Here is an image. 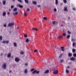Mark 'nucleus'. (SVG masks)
Instances as JSON below:
<instances>
[{
	"label": "nucleus",
	"instance_id": "obj_7",
	"mask_svg": "<svg viewBox=\"0 0 76 76\" xmlns=\"http://www.w3.org/2000/svg\"><path fill=\"white\" fill-rule=\"evenodd\" d=\"M49 72H50V71H49V70L47 69L44 72V74H47V73H48Z\"/></svg>",
	"mask_w": 76,
	"mask_h": 76
},
{
	"label": "nucleus",
	"instance_id": "obj_47",
	"mask_svg": "<svg viewBox=\"0 0 76 76\" xmlns=\"http://www.w3.org/2000/svg\"><path fill=\"white\" fill-rule=\"evenodd\" d=\"M18 1H19V2H20V3H22V2L21 0H18Z\"/></svg>",
	"mask_w": 76,
	"mask_h": 76
},
{
	"label": "nucleus",
	"instance_id": "obj_9",
	"mask_svg": "<svg viewBox=\"0 0 76 76\" xmlns=\"http://www.w3.org/2000/svg\"><path fill=\"white\" fill-rule=\"evenodd\" d=\"M70 60L72 61H74L75 60V58L74 57H72L70 58Z\"/></svg>",
	"mask_w": 76,
	"mask_h": 76
},
{
	"label": "nucleus",
	"instance_id": "obj_36",
	"mask_svg": "<svg viewBox=\"0 0 76 76\" xmlns=\"http://www.w3.org/2000/svg\"><path fill=\"white\" fill-rule=\"evenodd\" d=\"M2 39H3V37H2V36H0V40L1 41V40H2Z\"/></svg>",
	"mask_w": 76,
	"mask_h": 76
},
{
	"label": "nucleus",
	"instance_id": "obj_49",
	"mask_svg": "<svg viewBox=\"0 0 76 76\" xmlns=\"http://www.w3.org/2000/svg\"><path fill=\"white\" fill-rule=\"evenodd\" d=\"M37 7L39 8V7H41V6H40V5H37Z\"/></svg>",
	"mask_w": 76,
	"mask_h": 76
},
{
	"label": "nucleus",
	"instance_id": "obj_43",
	"mask_svg": "<svg viewBox=\"0 0 76 76\" xmlns=\"http://www.w3.org/2000/svg\"><path fill=\"white\" fill-rule=\"evenodd\" d=\"M34 53H35L36 52H38V50H35L34 51Z\"/></svg>",
	"mask_w": 76,
	"mask_h": 76
},
{
	"label": "nucleus",
	"instance_id": "obj_46",
	"mask_svg": "<svg viewBox=\"0 0 76 76\" xmlns=\"http://www.w3.org/2000/svg\"><path fill=\"white\" fill-rule=\"evenodd\" d=\"M11 9H13V8L14 7V6L13 5H12L11 6Z\"/></svg>",
	"mask_w": 76,
	"mask_h": 76
},
{
	"label": "nucleus",
	"instance_id": "obj_22",
	"mask_svg": "<svg viewBox=\"0 0 76 76\" xmlns=\"http://www.w3.org/2000/svg\"><path fill=\"white\" fill-rule=\"evenodd\" d=\"M18 6H19V7H20V8H23V6L22 5H18Z\"/></svg>",
	"mask_w": 76,
	"mask_h": 76
},
{
	"label": "nucleus",
	"instance_id": "obj_24",
	"mask_svg": "<svg viewBox=\"0 0 76 76\" xmlns=\"http://www.w3.org/2000/svg\"><path fill=\"white\" fill-rule=\"evenodd\" d=\"M76 41V39H71V41L72 42H75Z\"/></svg>",
	"mask_w": 76,
	"mask_h": 76
},
{
	"label": "nucleus",
	"instance_id": "obj_53",
	"mask_svg": "<svg viewBox=\"0 0 76 76\" xmlns=\"http://www.w3.org/2000/svg\"><path fill=\"white\" fill-rule=\"evenodd\" d=\"M8 15H9L10 14V12H7Z\"/></svg>",
	"mask_w": 76,
	"mask_h": 76
},
{
	"label": "nucleus",
	"instance_id": "obj_45",
	"mask_svg": "<svg viewBox=\"0 0 76 76\" xmlns=\"http://www.w3.org/2000/svg\"><path fill=\"white\" fill-rule=\"evenodd\" d=\"M54 12H57V9H54Z\"/></svg>",
	"mask_w": 76,
	"mask_h": 76
},
{
	"label": "nucleus",
	"instance_id": "obj_4",
	"mask_svg": "<svg viewBox=\"0 0 76 76\" xmlns=\"http://www.w3.org/2000/svg\"><path fill=\"white\" fill-rule=\"evenodd\" d=\"M58 73V70H56L53 72V74L55 75H57Z\"/></svg>",
	"mask_w": 76,
	"mask_h": 76
},
{
	"label": "nucleus",
	"instance_id": "obj_14",
	"mask_svg": "<svg viewBox=\"0 0 76 76\" xmlns=\"http://www.w3.org/2000/svg\"><path fill=\"white\" fill-rule=\"evenodd\" d=\"M6 0H4L3 1V4H4V5H5L6 4Z\"/></svg>",
	"mask_w": 76,
	"mask_h": 76
},
{
	"label": "nucleus",
	"instance_id": "obj_59",
	"mask_svg": "<svg viewBox=\"0 0 76 76\" xmlns=\"http://www.w3.org/2000/svg\"><path fill=\"white\" fill-rule=\"evenodd\" d=\"M56 24H58V22H56Z\"/></svg>",
	"mask_w": 76,
	"mask_h": 76
},
{
	"label": "nucleus",
	"instance_id": "obj_20",
	"mask_svg": "<svg viewBox=\"0 0 76 76\" xmlns=\"http://www.w3.org/2000/svg\"><path fill=\"white\" fill-rule=\"evenodd\" d=\"M64 61V59H61L60 61V63H63Z\"/></svg>",
	"mask_w": 76,
	"mask_h": 76
},
{
	"label": "nucleus",
	"instance_id": "obj_29",
	"mask_svg": "<svg viewBox=\"0 0 76 76\" xmlns=\"http://www.w3.org/2000/svg\"><path fill=\"white\" fill-rule=\"evenodd\" d=\"M24 0L25 3H29V1H28V0Z\"/></svg>",
	"mask_w": 76,
	"mask_h": 76
},
{
	"label": "nucleus",
	"instance_id": "obj_61",
	"mask_svg": "<svg viewBox=\"0 0 76 76\" xmlns=\"http://www.w3.org/2000/svg\"><path fill=\"white\" fill-rule=\"evenodd\" d=\"M9 11H11V9H10L9 10Z\"/></svg>",
	"mask_w": 76,
	"mask_h": 76
},
{
	"label": "nucleus",
	"instance_id": "obj_18",
	"mask_svg": "<svg viewBox=\"0 0 76 76\" xmlns=\"http://www.w3.org/2000/svg\"><path fill=\"white\" fill-rule=\"evenodd\" d=\"M66 73H69V70L67 69H66Z\"/></svg>",
	"mask_w": 76,
	"mask_h": 76
},
{
	"label": "nucleus",
	"instance_id": "obj_34",
	"mask_svg": "<svg viewBox=\"0 0 76 76\" xmlns=\"http://www.w3.org/2000/svg\"><path fill=\"white\" fill-rule=\"evenodd\" d=\"M13 11H14V12H15V11H17V8H14L13 10Z\"/></svg>",
	"mask_w": 76,
	"mask_h": 76
},
{
	"label": "nucleus",
	"instance_id": "obj_11",
	"mask_svg": "<svg viewBox=\"0 0 76 76\" xmlns=\"http://www.w3.org/2000/svg\"><path fill=\"white\" fill-rule=\"evenodd\" d=\"M7 57L9 58V57H11V53H9L7 56Z\"/></svg>",
	"mask_w": 76,
	"mask_h": 76
},
{
	"label": "nucleus",
	"instance_id": "obj_3",
	"mask_svg": "<svg viewBox=\"0 0 76 76\" xmlns=\"http://www.w3.org/2000/svg\"><path fill=\"white\" fill-rule=\"evenodd\" d=\"M2 67L4 69H6V63H4L2 65Z\"/></svg>",
	"mask_w": 76,
	"mask_h": 76
},
{
	"label": "nucleus",
	"instance_id": "obj_33",
	"mask_svg": "<svg viewBox=\"0 0 76 76\" xmlns=\"http://www.w3.org/2000/svg\"><path fill=\"white\" fill-rule=\"evenodd\" d=\"M70 35H69L67 36V38L68 39H69V38H70Z\"/></svg>",
	"mask_w": 76,
	"mask_h": 76
},
{
	"label": "nucleus",
	"instance_id": "obj_27",
	"mask_svg": "<svg viewBox=\"0 0 76 76\" xmlns=\"http://www.w3.org/2000/svg\"><path fill=\"white\" fill-rule=\"evenodd\" d=\"M72 52L73 53H75V52H76V49H73Z\"/></svg>",
	"mask_w": 76,
	"mask_h": 76
},
{
	"label": "nucleus",
	"instance_id": "obj_2",
	"mask_svg": "<svg viewBox=\"0 0 76 76\" xmlns=\"http://www.w3.org/2000/svg\"><path fill=\"white\" fill-rule=\"evenodd\" d=\"M14 25V22H11L10 23L8 24V26L9 27H10L11 26H13Z\"/></svg>",
	"mask_w": 76,
	"mask_h": 76
},
{
	"label": "nucleus",
	"instance_id": "obj_28",
	"mask_svg": "<svg viewBox=\"0 0 76 76\" xmlns=\"http://www.w3.org/2000/svg\"><path fill=\"white\" fill-rule=\"evenodd\" d=\"M52 23L53 25H55L56 23V22L55 21H53Z\"/></svg>",
	"mask_w": 76,
	"mask_h": 76
},
{
	"label": "nucleus",
	"instance_id": "obj_35",
	"mask_svg": "<svg viewBox=\"0 0 76 76\" xmlns=\"http://www.w3.org/2000/svg\"><path fill=\"white\" fill-rule=\"evenodd\" d=\"M75 45H76V43L75 42H73L72 44L73 47H74Z\"/></svg>",
	"mask_w": 76,
	"mask_h": 76
},
{
	"label": "nucleus",
	"instance_id": "obj_56",
	"mask_svg": "<svg viewBox=\"0 0 76 76\" xmlns=\"http://www.w3.org/2000/svg\"><path fill=\"white\" fill-rule=\"evenodd\" d=\"M1 56H3V53H2L1 54Z\"/></svg>",
	"mask_w": 76,
	"mask_h": 76
},
{
	"label": "nucleus",
	"instance_id": "obj_38",
	"mask_svg": "<svg viewBox=\"0 0 76 76\" xmlns=\"http://www.w3.org/2000/svg\"><path fill=\"white\" fill-rule=\"evenodd\" d=\"M20 54H22V55H23L24 54V53H23V52H20Z\"/></svg>",
	"mask_w": 76,
	"mask_h": 76
},
{
	"label": "nucleus",
	"instance_id": "obj_31",
	"mask_svg": "<svg viewBox=\"0 0 76 76\" xmlns=\"http://www.w3.org/2000/svg\"><path fill=\"white\" fill-rule=\"evenodd\" d=\"M63 0V1H64V3H67V0Z\"/></svg>",
	"mask_w": 76,
	"mask_h": 76
},
{
	"label": "nucleus",
	"instance_id": "obj_19",
	"mask_svg": "<svg viewBox=\"0 0 76 76\" xmlns=\"http://www.w3.org/2000/svg\"><path fill=\"white\" fill-rule=\"evenodd\" d=\"M32 30H35V31H37L38 29H37V28H32Z\"/></svg>",
	"mask_w": 76,
	"mask_h": 76
},
{
	"label": "nucleus",
	"instance_id": "obj_48",
	"mask_svg": "<svg viewBox=\"0 0 76 76\" xmlns=\"http://www.w3.org/2000/svg\"><path fill=\"white\" fill-rule=\"evenodd\" d=\"M4 27H7V26H6V24H4Z\"/></svg>",
	"mask_w": 76,
	"mask_h": 76
},
{
	"label": "nucleus",
	"instance_id": "obj_50",
	"mask_svg": "<svg viewBox=\"0 0 76 76\" xmlns=\"http://www.w3.org/2000/svg\"><path fill=\"white\" fill-rule=\"evenodd\" d=\"M25 66H28V63H26L25 64Z\"/></svg>",
	"mask_w": 76,
	"mask_h": 76
},
{
	"label": "nucleus",
	"instance_id": "obj_54",
	"mask_svg": "<svg viewBox=\"0 0 76 76\" xmlns=\"http://www.w3.org/2000/svg\"><path fill=\"white\" fill-rule=\"evenodd\" d=\"M9 73H11L12 72V71L10 70L9 71Z\"/></svg>",
	"mask_w": 76,
	"mask_h": 76
},
{
	"label": "nucleus",
	"instance_id": "obj_12",
	"mask_svg": "<svg viewBox=\"0 0 76 76\" xmlns=\"http://www.w3.org/2000/svg\"><path fill=\"white\" fill-rule=\"evenodd\" d=\"M62 37H63V36H59L58 37V39H61L62 38Z\"/></svg>",
	"mask_w": 76,
	"mask_h": 76
},
{
	"label": "nucleus",
	"instance_id": "obj_30",
	"mask_svg": "<svg viewBox=\"0 0 76 76\" xmlns=\"http://www.w3.org/2000/svg\"><path fill=\"white\" fill-rule=\"evenodd\" d=\"M67 7H65L64 8V11H67Z\"/></svg>",
	"mask_w": 76,
	"mask_h": 76
},
{
	"label": "nucleus",
	"instance_id": "obj_60",
	"mask_svg": "<svg viewBox=\"0 0 76 76\" xmlns=\"http://www.w3.org/2000/svg\"><path fill=\"white\" fill-rule=\"evenodd\" d=\"M67 69H69V66H67Z\"/></svg>",
	"mask_w": 76,
	"mask_h": 76
},
{
	"label": "nucleus",
	"instance_id": "obj_17",
	"mask_svg": "<svg viewBox=\"0 0 76 76\" xmlns=\"http://www.w3.org/2000/svg\"><path fill=\"white\" fill-rule=\"evenodd\" d=\"M61 50L63 51H64V49H64V47H61Z\"/></svg>",
	"mask_w": 76,
	"mask_h": 76
},
{
	"label": "nucleus",
	"instance_id": "obj_44",
	"mask_svg": "<svg viewBox=\"0 0 76 76\" xmlns=\"http://www.w3.org/2000/svg\"><path fill=\"white\" fill-rule=\"evenodd\" d=\"M68 33L69 34H71V32H70L69 31H68Z\"/></svg>",
	"mask_w": 76,
	"mask_h": 76
},
{
	"label": "nucleus",
	"instance_id": "obj_55",
	"mask_svg": "<svg viewBox=\"0 0 76 76\" xmlns=\"http://www.w3.org/2000/svg\"><path fill=\"white\" fill-rule=\"evenodd\" d=\"M63 23H64V24H65V22H64V21H63Z\"/></svg>",
	"mask_w": 76,
	"mask_h": 76
},
{
	"label": "nucleus",
	"instance_id": "obj_25",
	"mask_svg": "<svg viewBox=\"0 0 76 76\" xmlns=\"http://www.w3.org/2000/svg\"><path fill=\"white\" fill-rule=\"evenodd\" d=\"M24 36L25 38H27L28 37V35L26 34H24Z\"/></svg>",
	"mask_w": 76,
	"mask_h": 76
},
{
	"label": "nucleus",
	"instance_id": "obj_15",
	"mask_svg": "<svg viewBox=\"0 0 76 76\" xmlns=\"http://www.w3.org/2000/svg\"><path fill=\"white\" fill-rule=\"evenodd\" d=\"M26 42H27V43H28V42H29V39H28V38H27L26 39Z\"/></svg>",
	"mask_w": 76,
	"mask_h": 76
},
{
	"label": "nucleus",
	"instance_id": "obj_32",
	"mask_svg": "<svg viewBox=\"0 0 76 76\" xmlns=\"http://www.w3.org/2000/svg\"><path fill=\"white\" fill-rule=\"evenodd\" d=\"M33 4H34L35 5H36L37 4V2L34 1H33Z\"/></svg>",
	"mask_w": 76,
	"mask_h": 76
},
{
	"label": "nucleus",
	"instance_id": "obj_16",
	"mask_svg": "<svg viewBox=\"0 0 76 76\" xmlns=\"http://www.w3.org/2000/svg\"><path fill=\"white\" fill-rule=\"evenodd\" d=\"M68 56L69 57H72V53H69Z\"/></svg>",
	"mask_w": 76,
	"mask_h": 76
},
{
	"label": "nucleus",
	"instance_id": "obj_37",
	"mask_svg": "<svg viewBox=\"0 0 76 76\" xmlns=\"http://www.w3.org/2000/svg\"><path fill=\"white\" fill-rule=\"evenodd\" d=\"M66 33H63L62 34V36H66Z\"/></svg>",
	"mask_w": 76,
	"mask_h": 76
},
{
	"label": "nucleus",
	"instance_id": "obj_52",
	"mask_svg": "<svg viewBox=\"0 0 76 76\" xmlns=\"http://www.w3.org/2000/svg\"><path fill=\"white\" fill-rule=\"evenodd\" d=\"M73 10H76V8H74L73 9Z\"/></svg>",
	"mask_w": 76,
	"mask_h": 76
},
{
	"label": "nucleus",
	"instance_id": "obj_10",
	"mask_svg": "<svg viewBox=\"0 0 76 76\" xmlns=\"http://www.w3.org/2000/svg\"><path fill=\"white\" fill-rule=\"evenodd\" d=\"M6 15V12H3V16H5Z\"/></svg>",
	"mask_w": 76,
	"mask_h": 76
},
{
	"label": "nucleus",
	"instance_id": "obj_63",
	"mask_svg": "<svg viewBox=\"0 0 76 76\" xmlns=\"http://www.w3.org/2000/svg\"><path fill=\"white\" fill-rule=\"evenodd\" d=\"M61 26H63V24L61 25Z\"/></svg>",
	"mask_w": 76,
	"mask_h": 76
},
{
	"label": "nucleus",
	"instance_id": "obj_62",
	"mask_svg": "<svg viewBox=\"0 0 76 76\" xmlns=\"http://www.w3.org/2000/svg\"><path fill=\"white\" fill-rule=\"evenodd\" d=\"M34 20L35 21L37 20L35 19V20Z\"/></svg>",
	"mask_w": 76,
	"mask_h": 76
},
{
	"label": "nucleus",
	"instance_id": "obj_64",
	"mask_svg": "<svg viewBox=\"0 0 76 76\" xmlns=\"http://www.w3.org/2000/svg\"><path fill=\"white\" fill-rule=\"evenodd\" d=\"M75 70L76 71V69H75Z\"/></svg>",
	"mask_w": 76,
	"mask_h": 76
},
{
	"label": "nucleus",
	"instance_id": "obj_8",
	"mask_svg": "<svg viewBox=\"0 0 76 76\" xmlns=\"http://www.w3.org/2000/svg\"><path fill=\"white\" fill-rule=\"evenodd\" d=\"M63 53H61L60 54L58 58H61L62 57V56H63Z\"/></svg>",
	"mask_w": 76,
	"mask_h": 76
},
{
	"label": "nucleus",
	"instance_id": "obj_51",
	"mask_svg": "<svg viewBox=\"0 0 76 76\" xmlns=\"http://www.w3.org/2000/svg\"><path fill=\"white\" fill-rule=\"evenodd\" d=\"M26 15H27L26 13H24V16H26Z\"/></svg>",
	"mask_w": 76,
	"mask_h": 76
},
{
	"label": "nucleus",
	"instance_id": "obj_6",
	"mask_svg": "<svg viewBox=\"0 0 76 76\" xmlns=\"http://www.w3.org/2000/svg\"><path fill=\"white\" fill-rule=\"evenodd\" d=\"M9 41L8 40H7L6 41H3L2 42V43H6V44H9Z\"/></svg>",
	"mask_w": 76,
	"mask_h": 76
},
{
	"label": "nucleus",
	"instance_id": "obj_26",
	"mask_svg": "<svg viewBox=\"0 0 76 76\" xmlns=\"http://www.w3.org/2000/svg\"><path fill=\"white\" fill-rule=\"evenodd\" d=\"M14 45L15 47H17V44L16 42L14 43Z\"/></svg>",
	"mask_w": 76,
	"mask_h": 76
},
{
	"label": "nucleus",
	"instance_id": "obj_58",
	"mask_svg": "<svg viewBox=\"0 0 76 76\" xmlns=\"http://www.w3.org/2000/svg\"><path fill=\"white\" fill-rule=\"evenodd\" d=\"M15 0H12V1H15Z\"/></svg>",
	"mask_w": 76,
	"mask_h": 76
},
{
	"label": "nucleus",
	"instance_id": "obj_42",
	"mask_svg": "<svg viewBox=\"0 0 76 76\" xmlns=\"http://www.w3.org/2000/svg\"><path fill=\"white\" fill-rule=\"evenodd\" d=\"M26 10L28 12H29L30 10L28 8Z\"/></svg>",
	"mask_w": 76,
	"mask_h": 76
},
{
	"label": "nucleus",
	"instance_id": "obj_41",
	"mask_svg": "<svg viewBox=\"0 0 76 76\" xmlns=\"http://www.w3.org/2000/svg\"><path fill=\"white\" fill-rule=\"evenodd\" d=\"M34 70H35V69H32L31 70V72H32V71H34Z\"/></svg>",
	"mask_w": 76,
	"mask_h": 76
},
{
	"label": "nucleus",
	"instance_id": "obj_13",
	"mask_svg": "<svg viewBox=\"0 0 76 76\" xmlns=\"http://www.w3.org/2000/svg\"><path fill=\"white\" fill-rule=\"evenodd\" d=\"M28 72V69H26L24 70V73L25 74H26L27 72Z\"/></svg>",
	"mask_w": 76,
	"mask_h": 76
},
{
	"label": "nucleus",
	"instance_id": "obj_39",
	"mask_svg": "<svg viewBox=\"0 0 76 76\" xmlns=\"http://www.w3.org/2000/svg\"><path fill=\"white\" fill-rule=\"evenodd\" d=\"M47 18L46 17H44L43 18V19H47Z\"/></svg>",
	"mask_w": 76,
	"mask_h": 76
},
{
	"label": "nucleus",
	"instance_id": "obj_1",
	"mask_svg": "<svg viewBox=\"0 0 76 76\" xmlns=\"http://www.w3.org/2000/svg\"><path fill=\"white\" fill-rule=\"evenodd\" d=\"M40 72V71H37V70H35L34 71H33L32 72L33 74H35V73H36V74H37L38 75L39 73V72Z\"/></svg>",
	"mask_w": 76,
	"mask_h": 76
},
{
	"label": "nucleus",
	"instance_id": "obj_40",
	"mask_svg": "<svg viewBox=\"0 0 76 76\" xmlns=\"http://www.w3.org/2000/svg\"><path fill=\"white\" fill-rule=\"evenodd\" d=\"M73 56L74 57H76V54L74 53L73 54Z\"/></svg>",
	"mask_w": 76,
	"mask_h": 76
},
{
	"label": "nucleus",
	"instance_id": "obj_23",
	"mask_svg": "<svg viewBox=\"0 0 76 76\" xmlns=\"http://www.w3.org/2000/svg\"><path fill=\"white\" fill-rule=\"evenodd\" d=\"M58 0H55V3L56 5L58 4Z\"/></svg>",
	"mask_w": 76,
	"mask_h": 76
},
{
	"label": "nucleus",
	"instance_id": "obj_21",
	"mask_svg": "<svg viewBox=\"0 0 76 76\" xmlns=\"http://www.w3.org/2000/svg\"><path fill=\"white\" fill-rule=\"evenodd\" d=\"M18 14V12H16L15 13H13V15H16Z\"/></svg>",
	"mask_w": 76,
	"mask_h": 76
},
{
	"label": "nucleus",
	"instance_id": "obj_5",
	"mask_svg": "<svg viewBox=\"0 0 76 76\" xmlns=\"http://www.w3.org/2000/svg\"><path fill=\"white\" fill-rule=\"evenodd\" d=\"M15 60L16 62H19V59L18 58H16Z\"/></svg>",
	"mask_w": 76,
	"mask_h": 76
},
{
	"label": "nucleus",
	"instance_id": "obj_57",
	"mask_svg": "<svg viewBox=\"0 0 76 76\" xmlns=\"http://www.w3.org/2000/svg\"><path fill=\"white\" fill-rule=\"evenodd\" d=\"M17 29H19V27H18Z\"/></svg>",
	"mask_w": 76,
	"mask_h": 76
}]
</instances>
